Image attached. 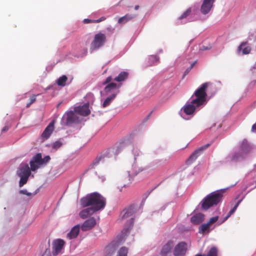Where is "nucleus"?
Masks as SVG:
<instances>
[{
	"label": "nucleus",
	"mask_w": 256,
	"mask_h": 256,
	"mask_svg": "<svg viewBox=\"0 0 256 256\" xmlns=\"http://www.w3.org/2000/svg\"><path fill=\"white\" fill-rule=\"evenodd\" d=\"M210 82L202 84L194 93L192 98L194 96L191 102L185 104L182 108L184 112L187 115L193 114L196 110H199L201 106L206 105V89Z\"/></svg>",
	"instance_id": "obj_1"
},
{
	"label": "nucleus",
	"mask_w": 256,
	"mask_h": 256,
	"mask_svg": "<svg viewBox=\"0 0 256 256\" xmlns=\"http://www.w3.org/2000/svg\"><path fill=\"white\" fill-rule=\"evenodd\" d=\"M80 202L83 207L92 206L97 212L104 208L106 204V199L99 193L95 192L82 198Z\"/></svg>",
	"instance_id": "obj_2"
},
{
	"label": "nucleus",
	"mask_w": 256,
	"mask_h": 256,
	"mask_svg": "<svg viewBox=\"0 0 256 256\" xmlns=\"http://www.w3.org/2000/svg\"><path fill=\"white\" fill-rule=\"evenodd\" d=\"M128 236V228H125L122 231L120 234L118 236L116 240H112L106 246L104 250L103 256H112L119 245L124 242Z\"/></svg>",
	"instance_id": "obj_3"
},
{
	"label": "nucleus",
	"mask_w": 256,
	"mask_h": 256,
	"mask_svg": "<svg viewBox=\"0 0 256 256\" xmlns=\"http://www.w3.org/2000/svg\"><path fill=\"white\" fill-rule=\"evenodd\" d=\"M222 192L216 191L208 194L202 202V208L207 210L211 206L218 204L222 200Z\"/></svg>",
	"instance_id": "obj_4"
},
{
	"label": "nucleus",
	"mask_w": 256,
	"mask_h": 256,
	"mask_svg": "<svg viewBox=\"0 0 256 256\" xmlns=\"http://www.w3.org/2000/svg\"><path fill=\"white\" fill-rule=\"evenodd\" d=\"M88 102L82 106H76L74 108V111L76 114H78L82 116H87L90 113L89 109V105L90 104H92L94 100V96L93 94L88 93L86 96Z\"/></svg>",
	"instance_id": "obj_5"
},
{
	"label": "nucleus",
	"mask_w": 256,
	"mask_h": 256,
	"mask_svg": "<svg viewBox=\"0 0 256 256\" xmlns=\"http://www.w3.org/2000/svg\"><path fill=\"white\" fill-rule=\"evenodd\" d=\"M106 40V36L102 32L95 34L94 40L91 43L90 48L96 50L102 47Z\"/></svg>",
	"instance_id": "obj_6"
},
{
	"label": "nucleus",
	"mask_w": 256,
	"mask_h": 256,
	"mask_svg": "<svg viewBox=\"0 0 256 256\" xmlns=\"http://www.w3.org/2000/svg\"><path fill=\"white\" fill-rule=\"evenodd\" d=\"M65 244V242L62 239H56L52 242V254L55 256L60 254Z\"/></svg>",
	"instance_id": "obj_7"
},
{
	"label": "nucleus",
	"mask_w": 256,
	"mask_h": 256,
	"mask_svg": "<svg viewBox=\"0 0 256 256\" xmlns=\"http://www.w3.org/2000/svg\"><path fill=\"white\" fill-rule=\"evenodd\" d=\"M210 144H207L200 148L196 150L190 156V157L186 160V164L188 165H190L192 164L196 160L197 158L200 154L201 152L206 150L209 146Z\"/></svg>",
	"instance_id": "obj_8"
},
{
	"label": "nucleus",
	"mask_w": 256,
	"mask_h": 256,
	"mask_svg": "<svg viewBox=\"0 0 256 256\" xmlns=\"http://www.w3.org/2000/svg\"><path fill=\"white\" fill-rule=\"evenodd\" d=\"M210 144H207L200 148L196 150L190 156V157L186 160V164L188 165H190L192 164L196 160L197 158L200 154L201 152L206 150L209 146Z\"/></svg>",
	"instance_id": "obj_9"
},
{
	"label": "nucleus",
	"mask_w": 256,
	"mask_h": 256,
	"mask_svg": "<svg viewBox=\"0 0 256 256\" xmlns=\"http://www.w3.org/2000/svg\"><path fill=\"white\" fill-rule=\"evenodd\" d=\"M30 170L35 171L42 164V156L40 153H38L34 156L30 162Z\"/></svg>",
	"instance_id": "obj_10"
},
{
	"label": "nucleus",
	"mask_w": 256,
	"mask_h": 256,
	"mask_svg": "<svg viewBox=\"0 0 256 256\" xmlns=\"http://www.w3.org/2000/svg\"><path fill=\"white\" fill-rule=\"evenodd\" d=\"M186 250V243L185 242H180L175 246L174 250V256H184Z\"/></svg>",
	"instance_id": "obj_11"
},
{
	"label": "nucleus",
	"mask_w": 256,
	"mask_h": 256,
	"mask_svg": "<svg viewBox=\"0 0 256 256\" xmlns=\"http://www.w3.org/2000/svg\"><path fill=\"white\" fill-rule=\"evenodd\" d=\"M66 126H70L73 124H76L80 122L79 118L76 112L72 111L68 112L66 114Z\"/></svg>",
	"instance_id": "obj_12"
},
{
	"label": "nucleus",
	"mask_w": 256,
	"mask_h": 256,
	"mask_svg": "<svg viewBox=\"0 0 256 256\" xmlns=\"http://www.w3.org/2000/svg\"><path fill=\"white\" fill-rule=\"evenodd\" d=\"M215 0H203L200 12L203 14H208L213 6Z\"/></svg>",
	"instance_id": "obj_13"
},
{
	"label": "nucleus",
	"mask_w": 256,
	"mask_h": 256,
	"mask_svg": "<svg viewBox=\"0 0 256 256\" xmlns=\"http://www.w3.org/2000/svg\"><path fill=\"white\" fill-rule=\"evenodd\" d=\"M96 219L92 217L86 220L82 224L81 229L83 232H86L92 229L96 225Z\"/></svg>",
	"instance_id": "obj_14"
},
{
	"label": "nucleus",
	"mask_w": 256,
	"mask_h": 256,
	"mask_svg": "<svg viewBox=\"0 0 256 256\" xmlns=\"http://www.w3.org/2000/svg\"><path fill=\"white\" fill-rule=\"evenodd\" d=\"M54 120L52 121L46 128L41 136L45 140L50 138L54 130Z\"/></svg>",
	"instance_id": "obj_15"
},
{
	"label": "nucleus",
	"mask_w": 256,
	"mask_h": 256,
	"mask_svg": "<svg viewBox=\"0 0 256 256\" xmlns=\"http://www.w3.org/2000/svg\"><path fill=\"white\" fill-rule=\"evenodd\" d=\"M174 247V242L172 241H168L164 244L161 250L160 254L162 256H167L170 254L172 250Z\"/></svg>",
	"instance_id": "obj_16"
},
{
	"label": "nucleus",
	"mask_w": 256,
	"mask_h": 256,
	"mask_svg": "<svg viewBox=\"0 0 256 256\" xmlns=\"http://www.w3.org/2000/svg\"><path fill=\"white\" fill-rule=\"evenodd\" d=\"M248 42H242V44L238 48V54H240L242 50V54H250L252 48L250 46H246Z\"/></svg>",
	"instance_id": "obj_17"
},
{
	"label": "nucleus",
	"mask_w": 256,
	"mask_h": 256,
	"mask_svg": "<svg viewBox=\"0 0 256 256\" xmlns=\"http://www.w3.org/2000/svg\"><path fill=\"white\" fill-rule=\"evenodd\" d=\"M20 177H29L31 174L30 170L28 164L22 166L18 172Z\"/></svg>",
	"instance_id": "obj_18"
},
{
	"label": "nucleus",
	"mask_w": 256,
	"mask_h": 256,
	"mask_svg": "<svg viewBox=\"0 0 256 256\" xmlns=\"http://www.w3.org/2000/svg\"><path fill=\"white\" fill-rule=\"evenodd\" d=\"M96 212V211L92 207L88 208L82 210L80 212L79 215L82 218L85 219L88 216L92 215L94 212Z\"/></svg>",
	"instance_id": "obj_19"
},
{
	"label": "nucleus",
	"mask_w": 256,
	"mask_h": 256,
	"mask_svg": "<svg viewBox=\"0 0 256 256\" xmlns=\"http://www.w3.org/2000/svg\"><path fill=\"white\" fill-rule=\"evenodd\" d=\"M120 86V84H116L114 82L110 83L105 86L104 92L106 94L114 92Z\"/></svg>",
	"instance_id": "obj_20"
},
{
	"label": "nucleus",
	"mask_w": 256,
	"mask_h": 256,
	"mask_svg": "<svg viewBox=\"0 0 256 256\" xmlns=\"http://www.w3.org/2000/svg\"><path fill=\"white\" fill-rule=\"evenodd\" d=\"M79 232L80 226L78 224H77L72 228L70 232L68 234L67 236L70 239L76 238L78 236Z\"/></svg>",
	"instance_id": "obj_21"
},
{
	"label": "nucleus",
	"mask_w": 256,
	"mask_h": 256,
	"mask_svg": "<svg viewBox=\"0 0 256 256\" xmlns=\"http://www.w3.org/2000/svg\"><path fill=\"white\" fill-rule=\"evenodd\" d=\"M204 219V215L202 214H198L193 216L191 218V222L195 224H198L202 222Z\"/></svg>",
	"instance_id": "obj_22"
},
{
	"label": "nucleus",
	"mask_w": 256,
	"mask_h": 256,
	"mask_svg": "<svg viewBox=\"0 0 256 256\" xmlns=\"http://www.w3.org/2000/svg\"><path fill=\"white\" fill-rule=\"evenodd\" d=\"M116 95V94L114 93L111 94L110 96H108L104 102L102 104V106L104 108H106L112 102L115 98Z\"/></svg>",
	"instance_id": "obj_23"
},
{
	"label": "nucleus",
	"mask_w": 256,
	"mask_h": 256,
	"mask_svg": "<svg viewBox=\"0 0 256 256\" xmlns=\"http://www.w3.org/2000/svg\"><path fill=\"white\" fill-rule=\"evenodd\" d=\"M128 76V73L125 72H122L119 74L118 76H116L114 80L118 82H122L126 80Z\"/></svg>",
	"instance_id": "obj_24"
},
{
	"label": "nucleus",
	"mask_w": 256,
	"mask_h": 256,
	"mask_svg": "<svg viewBox=\"0 0 256 256\" xmlns=\"http://www.w3.org/2000/svg\"><path fill=\"white\" fill-rule=\"evenodd\" d=\"M242 200H239L237 202L236 204V205L234 206V207L229 212L228 214V215L226 216H225L224 220L221 222V223L222 222H224V221H226L232 214L234 213V212L236 211V210L238 206V205L240 204L241 202H242Z\"/></svg>",
	"instance_id": "obj_25"
},
{
	"label": "nucleus",
	"mask_w": 256,
	"mask_h": 256,
	"mask_svg": "<svg viewBox=\"0 0 256 256\" xmlns=\"http://www.w3.org/2000/svg\"><path fill=\"white\" fill-rule=\"evenodd\" d=\"M242 200H239L237 202L236 204V205L234 206V207L229 212L228 214V215L226 216H225L224 220L221 222V223L222 222H224V221H226L232 214L234 213V212L236 211V210L238 206V205L240 204L241 202H242Z\"/></svg>",
	"instance_id": "obj_26"
},
{
	"label": "nucleus",
	"mask_w": 256,
	"mask_h": 256,
	"mask_svg": "<svg viewBox=\"0 0 256 256\" xmlns=\"http://www.w3.org/2000/svg\"><path fill=\"white\" fill-rule=\"evenodd\" d=\"M128 209H124L120 213L119 220L123 221L124 220L127 222L128 220Z\"/></svg>",
	"instance_id": "obj_27"
},
{
	"label": "nucleus",
	"mask_w": 256,
	"mask_h": 256,
	"mask_svg": "<svg viewBox=\"0 0 256 256\" xmlns=\"http://www.w3.org/2000/svg\"><path fill=\"white\" fill-rule=\"evenodd\" d=\"M67 80V76L65 75H63L58 79L56 84L59 86H64L66 85V82Z\"/></svg>",
	"instance_id": "obj_28"
},
{
	"label": "nucleus",
	"mask_w": 256,
	"mask_h": 256,
	"mask_svg": "<svg viewBox=\"0 0 256 256\" xmlns=\"http://www.w3.org/2000/svg\"><path fill=\"white\" fill-rule=\"evenodd\" d=\"M127 146L126 142V141H122L120 142L118 145L117 146L116 152H120V151L126 150Z\"/></svg>",
	"instance_id": "obj_29"
},
{
	"label": "nucleus",
	"mask_w": 256,
	"mask_h": 256,
	"mask_svg": "<svg viewBox=\"0 0 256 256\" xmlns=\"http://www.w3.org/2000/svg\"><path fill=\"white\" fill-rule=\"evenodd\" d=\"M128 249L126 247H122L118 252L116 256H127Z\"/></svg>",
	"instance_id": "obj_30"
},
{
	"label": "nucleus",
	"mask_w": 256,
	"mask_h": 256,
	"mask_svg": "<svg viewBox=\"0 0 256 256\" xmlns=\"http://www.w3.org/2000/svg\"><path fill=\"white\" fill-rule=\"evenodd\" d=\"M210 227V225L208 222L202 224L199 228V232L204 233L206 230H208Z\"/></svg>",
	"instance_id": "obj_31"
},
{
	"label": "nucleus",
	"mask_w": 256,
	"mask_h": 256,
	"mask_svg": "<svg viewBox=\"0 0 256 256\" xmlns=\"http://www.w3.org/2000/svg\"><path fill=\"white\" fill-rule=\"evenodd\" d=\"M206 256H218V248L215 246L211 248Z\"/></svg>",
	"instance_id": "obj_32"
},
{
	"label": "nucleus",
	"mask_w": 256,
	"mask_h": 256,
	"mask_svg": "<svg viewBox=\"0 0 256 256\" xmlns=\"http://www.w3.org/2000/svg\"><path fill=\"white\" fill-rule=\"evenodd\" d=\"M192 12V8H188L179 18L178 19L180 20H182L183 18H187L188 16L190 15Z\"/></svg>",
	"instance_id": "obj_33"
},
{
	"label": "nucleus",
	"mask_w": 256,
	"mask_h": 256,
	"mask_svg": "<svg viewBox=\"0 0 256 256\" xmlns=\"http://www.w3.org/2000/svg\"><path fill=\"white\" fill-rule=\"evenodd\" d=\"M62 145V142L60 140H57L53 142L52 144L53 149L57 150L60 148Z\"/></svg>",
	"instance_id": "obj_34"
},
{
	"label": "nucleus",
	"mask_w": 256,
	"mask_h": 256,
	"mask_svg": "<svg viewBox=\"0 0 256 256\" xmlns=\"http://www.w3.org/2000/svg\"><path fill=\"white\" fill-rule=\"evenodd\" d=\"M138 206L134 204H131L129 206V216L132 215L136 212Z\"/></svg>",
	"instance_id": "obj_35"
},
{
	"label": "nucleus",
	"mask_w": 256,
	"mask_h": 256,
	"mask_svg": "<svg viewBox=\"0 0 256 256\" xmlns=\"http://www.w3.org/2000/svg\"><path fill=\"white\" fill-rule=\"evenodd\" d=\"M128 21V16L126 14L124 16L120 18L118 20V23L120 24H124L127 22Z\"/></svg>",
	"instance_id": "obj_36"
},
{
	"label": "nucleus",
	"mask_w": 256,
	"mask_h": 256,
	"mask_svg": "<svg viewBox=\"0 0 256 256\" xmlns=\"http://www.w3.org/2000/svg\"><path fill=\"white\" fill-rule=\"evenodd\" d=\"M36 96H37V95L33 94L32 96H30V101L28 103L26 104V107L27 108H29L32 104L33 103H34L36 102Z\"/></svg>",
	"instance_id": "obj_37"
},
{
	"label": "nucleus",
	"mask_w": 256,
	"mask_h": 256,
	"mask_svg": "<svg viewBox=\"0 0 256 256\" xmlns=\"http://www.w3.org/2000/svg\"><path fill=\"white\" fill-rule=\"evenodd\" d=\"M28 178L29 177H20V180L19 183L20 187L22 186L27 182Z\"/></svg>",
	"instance_id": "obj_38"
},
{
	"label": "nucleus",
	"mask_w": 256,
	"mask_h": 256,
	"mask_svg": "<svg viewBox=\"0 0 256 256\" xmlns=\"http://www.w3.org/2000/svg\"><path fill=\"white\" fill-rule=\"evenodd\" d=\"M20 193L30 196L36 195L37 194V192H36L32 194L31 192H28L27 190H22L20 191Z\"/></svg>",
	"instance_id": "obj_39"
},
{
	"label": "nucleus",
	"mask_w": 256,
	"mask_h": 256,
	"mask_svg": "<svg viewBox=\"0 0 256 256\" xmlns=\"http://www.w3.org/2000/svg\"><path fill=\"white\" fill-rule=\"evenodd\" d=\"M218 216H216L211 218L208 222L210 226L212 224H214V222H216L218 220Z\"/></svg>",
	"instance_id": "obj_40"
},
{
	"label": "nucleus",
	"mask_w": 256,
	"mask_h": 256,
	"mask_svg": "<svg viewBox=\"0 0 256 256\" xmlns=\"http://www.w3.org/2000/svg\"><path fill=\"white\" fill-rule=\"evenodd\" d=\"M50 159V158L49 156H44L43 158H42V164H45L48 163Z\"/></svg>",
	"instance_id": "obj_41"
},
{
	"label": "nucleus",
	"mask_w": 256,
	"mask_h": 256,
	"mask_svg": "<svg viewBox=\"0 0 256 256\" xmlns=\"http://www.w3.org/2000/svg\"><path fill=\"white\" fill-rule=\"evenodd\" d=\"M112 76H108L106 80L102 83V85L104 86V85H106V84H108L110 83H111V81L112 80Z\"/></svg>",
	"instance_id": "obj_42"
},
{
	"label": "nucleus",
	"mask_w": 256,
	"mask_h": 256,
	"mask_svg": "<svg viewBox=\"0 0 256 256\" xmlns=\"http://www.w3.org/2000/svg\"><path fill=\"white\" fill-rule=\"evenodd\" d=\"M240 156V154L238 153H236L232 155L231 158V160L232 161H236L238 160V158Z\"/></svg>",
	"instance_id": "obj_43"
},
{
	"label": "nucleus",
	"mask_w": 256,
	"mask_h": 256,
	"mask_svg": "<svg viewBox=\"0 0 256 256\" xmlns=\"http://www.w3.org/2000/svg\"><path fill=\"white\" fill-rule=\"evenodd\" d=\"M102 157H96L94 160L93 161L92 163V166H96L99 164L100 160H101Z\"/></svg>",
	"instance_id": "obj_44"
},
{
	"label": "nucleus",
	"mask_w": 256,
	"mask_h": 256,
	"mask_svg": "<svg viewBox=\"0 0 256 256\" xmlns=\"http://www.w3.org/2000/svg\"><path fill=\"white\" fill-rule=\"evenodd\" d=\"M42 256H51V252L50 249H46Z\"/></svg>",
	"instance_id": "obj_45"
},
{
	"label": "nucleus",
	"mask_w": 256,
	"mask_h": 256,
	"mask_svg": "<svg viewBox=\"0 0 256 256\" xmlns=\"http://www.w3.org/2000/svg\"><path fill=\"white\" fill-rule=\"evenodd\" d=\"M83 22L84 24L94 23V20H92L88 18L84 19L83 20Z\"/></svg>",
	"instance_id": "obj_46"
},
{
	"label": "nucleus",
	"mask_w": 256,
	"mask_h": 256,
	"mask_svg": "<svg viewBox=\"0 0 256 256\" xmlns=\"http://www.w3.org/2000/svg\"><path fill=\"white\" fill-rule=\"evenodd\" d=\"M106 19V18L105 17L102 16L99 19L94 20V23H98V22H101L102 21Z\"/></svg>",
	"instance_id": "obj_47"
},
{
	"label": "nucleus",
	"mask_w": 256,
	"mask_h": 256,
	"mask_svg": "<svg viewBox=\"0 0 256 256\" xmlns=\"http://www.w3.org/2000/svg\"><path fill=\"white\" fill-rule=\"evenodd\" d=\"M136 166H133V169H134V174L136 175L137 174H138L140 172H142L143 170V169L142 168H138V170L137 171L136 170H134V168H136Z\"/></svg>",
	"instance_id": "obj_48"
},
{
	"label": "nucleus",
	"mask_w": 256,
	"mask_h": 256,
	"mask_svg": "<svg viewBox=\"0 0 256 256\" xmlns=\"http://www.w3.org/2000/svg\"><path fill=\"white\" fill-rule=\"evenodd\" d=\"M190 70H191L190 68L189 67L188 68L186 69V70H185V72H184V76L187 75L189 73V72L190 71Z\"/></svg>",
	"instance_id": "obj_49"
},
{
	"label": "nucleus",
	"mask_w": 256,
	"mask_h": 256,
	"mask_svg": "<svg viewBox=\"0 0 256 256\" xmlns=\"http://www.w3.org/2000/svg\"><path fill=\"white\" fill-rule=\"evenodd\" d=\"M252 132H256V123L252 126Z\"/></svg>",
	"instance_id": "obj_50"
},
{
	"label": "nucleus",
	"mask_w": 256,
	"mask_h": 256,
	"mask_svg": "<svg viewBox=\"0 0 256 256\" xmlns=\"http://www.w3.org/2000/svg\"><path fill=\"white\" fill-rule=\"evenodd\" d=\"M8 128L7 126H5L2 129V132H6L7 130H8Z\"/></svg>",
	"instance_id": "obj_51"
},
{
	"label": "nucleus",
	"mask_w": 256,
	"mask_h": 256,
	"mask_svg": "<svg viewBox=\"0 0 256 256\" xmlns=\"http://www.w3.org/2000/svg\"><path fill=\"white\" fill-rule=\"evenodd\" d=\"M210 48H208V47H206L205 46H203L201 48L200 50H209Z\"/></svg>",
	"instance_id": "obj_52"
},
{
	"label": "nucleus",
	"mask_w": 256,
	"mask_h": 256,
	"mask_svg": "<svg viewBox=\"0 0 256 256\" xmlns=\"http://www.w3.org/2000/svg\"><path fill=\"white\" fill-rule=\"evenodd\" d=\"M196 63V61H195V62H193L190 64V66H189V68H190V69L192 70V69L193 68V67L195 65Z\"/></svg>",
	"instance_id": "obj_53"
},
{
	"label": "nucleus",
	"mask_w": 256,
	"mask_h": 256,
	"mask_svg": "<svg viewBox=\"0 0 256 256\" xmlns=\"http://www.w3.org/2000/svg\"><path fill=\"white\" fill-rule=\"evenodd\" d=\"M139 6L137 5V6H136L135 7H134V10H138V8H139Z\"/></svg>",
	"instance_id": "obj_54"
},
{
	"label": "nucleus",
	"mask_w": 256,
	"mask_h": 256,
	"mask_svg": "<svg viewBox=\"0 0 256 256\" xmlns=\"http://www.w3.org/2000/svg\"><path fill=\"white\" fill-rule=\"evenodd\" d=\"M151 58H154V59H156V56H151Z\"/></svg>",
	"instance_id": "obj_55"
},
{
	"label": "nucleus",
	"mask_w": 256,
	"mask_h": 256,
	"mask_svg": "<svg viewBox=\"0 0 256 256\" xmlns=\"http://www.w3.org/2000/svg\"><path fill=\"white\" fill-rule=\"evenodd\" d=\"M134 17V16H129V19H130V18H133Z\"/></svg>",
	"instance_id": "obj_56"
},
{
	"label": "nucleus",
	"mask_w": 256,
	"mask_h": 256,
	"mask_svg": "<svg viewBox=\"0 0 256 256\" xmlns=\"http://www.w3.org/2000/svg\"><path fill=\"white\" fill-rule=\"evenodd\" d=\"M150 114H149L148 116H147V119H148V118H150Z\"/></svg>",
	"instance_id": "obj_57"
}]
</instances>
